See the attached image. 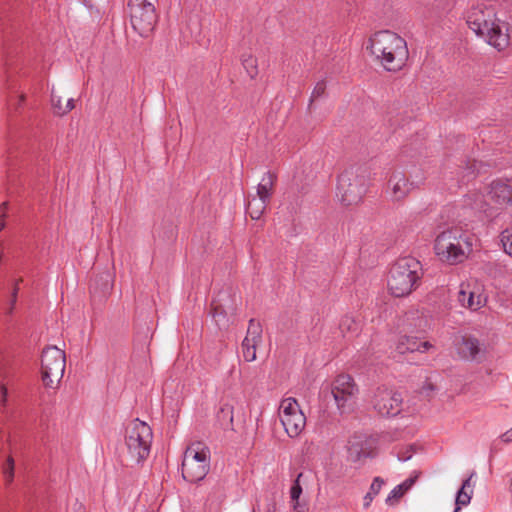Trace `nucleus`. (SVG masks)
Instances as JSON below:
<instances>
[{
    "label": "nucleus",
    "instance_id": "1",
    "mask_svg": "<svg viewBox=\"0 0 512 512\" xmlns=\"http://www.w3.org/2000/svg\"><path fill=\"white\" fill-rule=\"evenodd\" d=\"M366 50L373 57L374 62L388 72L402 70L409 58L405 39L389 30L374 33L368 39Z\"/></svg>",
    "mask_w": 512,
    "mask_h": 512
},
{
    "label": "nucleus",
    "instance_id": "2",
    "mask_svg": "<svg viewBox=\"0 0 512 512\" xmlns=\"http://www.w3.org/2000/svg\"><path fill=\"white\" fill-rule=\"evenodd\" d=\"M466 22L469 28L489 45L498 50L508 47V24L496 18L492 5L485 2L473 4L467 11Z\"/></svg>",
    "mask_w": 512,
    "mask_h": 512
},
{
    "label": "nucleus",
    "instance_id": "3",
    "mask_svg": "<svg viewBox=\"0 0 512 512\" xmlns=\"http://www.w3.org/2000/svg\"><path fill=\"white\" fill-rule=\"evenodd\" d=\"M434 251L443 262L462 263L472 251V238L461 227H450L436 237Z\"/></svg>",
    "mask_w": 512,
    "mask_h": 512
},
{
    "label": "nucleus",
    "instance_id": "4",
    "mask_svg": "<svg viewBox=\"0 0 512 512\" xmlns=\"http://www.w3.org/2000/svg\"><path fill=\"white\" fill-rule=\"evenodd\" d=\"M421 278V263L414 257H402L391 266L387 287L394 297H405L418 287Z\"/></svg>",
    "mask_w": 512,
    "mask_h": 512
},
{
    "label": "nucleus",
    "instance_id": "5",
    "mask_svg": "<svg viewBox=\"0 0 512 512\" xmlns=\"http://www.w3.org/2000/svg\"><path fill=\"white\" fill-rule=\"evenodd\" d=\"M152 439V429L147 423L139 419L130 421L125 431V445L129 461L139 464L146 459L150 453Z\"/></svg>",
    "mask_w": 512,
    "mask_h": 512
},
{
    "label": "nucleus",
    "instance_id": "6",
    "mask_svg": "<svg viewBox=\"0 0 512 512\" xmlns=\"http://www.w3.org/2000/svg\"><path fill=\"white\" fill-rule=\"evenodd\" d=\"M366 193V178L360 168L349 167L338 176L336 197L345 207L362 202Z\"/></svg>",
    "mask_w": 512,
    "mask_h": 512
},
{
    "label": "nucleus",
    "instance_id": "7",
    "mask_svg": "<svg viewBox=\"0 0 512 512\" xmlns=\"http://www.w3.org/2000/svg\"><path fill=\"white\" fill-rule=\"evenodd\" d=\"M210 468V450L202 442H193L185 450L182 460V476L188 482H199Z\"/></svg>",
    "mask_w": 512,
    "mask_h": 512
},
{
    "label": "nucleus",
    "instance_id": "8",
    "mask_svg": "<svg viewBox=\"0 0 512 512\" xmlns=\"http://www.w3.org/2000/svg\"><path fill=\"white\" fill-rule=\"evenodd\" d=\"M66 367V355L56 346L46 347L41 356V379L45 388H59Z\"/></svg>",
    "mask_w": 512,
    "mask_h": 512
},
{
    "label": "nucleus",
    "instance_id": "9",
    "mask_svg": "<svg viewBox=\"0 0 512 512\" xmlns=\"http://www.w3.org/2000/svg\"><path fill=\"white\" fill-rule=\"evenodd\" d=\"M127 7L134 31L141 37L150 36L158 22V13L154 3L148 0H129Z\"/></svg>",
    "mask_w": 512,
    "mask_h": 512
},
{
    "label": "nucleus",
    "instance_id": "10",
    "mask_svg": "<svg viewBox=\"0 0 512 512\" xmlns=\"http://www.w3.org/2000/svg\"><path fill=\"white\" fill-rule=\"evenodd\" d=\"M278 416L290 438L298 437L306 426V417L293 397L284 398L280 402Z\"/></svg>",
    "mask_w": 512,
    "mask_h": 512
},
{
    "label": "nucleus",
    "instance_id": "11",
    "mask_svg": "<svg viewBox=\"0 0 512 512\" xmlns=\"http://www.w3.org/2000/svg\"><path fill=\"white\" fill-rule=\"evenodd\" d=\"M403 399L401 395L390 388L377 387L371 394L370 404L381 416H396L400 413Z\"/></svg>",
    "mask_w": 512,
    "mask_h": 512
},
{
    "label": "nucleus",
    "instance_id": "12",
    "mask_svg": "<svg viewBox=\"0 0 512 512\" xmlns=\"http://www.w3.org/2000/svg\"><path fill=\"white\" fill-rule=\"evenodd\" d=\"M275 183V175L267 172L263 175L257 186L256 194L248 200L246 211L249 216L258 220L264 213L268 203L270 202Z\"/></svg>",
    "mask_w": 512,
    "mask_h": 512
},
{
    "label": "nucleus",
    "instance_id": "13",
    "mask_svg": "<svg viewBox=\"0 0 512 512\" xmlns=\"http://www.w3.org/2000/svg\"><path fill=\"white\" fill-rule=\"evenodd\" d=\"M331 393L337 408L343 413L352 409L358 387L350 375L340 374L332 383Z\"/></svg>",
    "mask_w": 512,
    "mask_h": 512
},
{
    "label": "nucleus",
    "instance_id": "14",
    "mask_svg": "<svg viewBox=\"0 0 512 512\" xmlns=\"http://www.w3.org/2000/svg\"><path fill=\"white\" fill-rule=\"evenodd\" d=\"M413 183L404 172L395 170L389 177L387 186V197L393 203L404 201L413 190Z\"/></svg>",
    "mask_w": 512,
    "mask_h": 512
},
{
    "label": "nucleus",
    "instance_id": "15",
    "mask_svg": "<svg viewBox=\"0 0 512 512\" xmlns=\"http://www.w3.org/2000/svg\"><path fill=\"white\" fill-rule=\"evenodd\" d=\"M376 448V438L366 435H355L349 441V458L352 461H360L363 458L372 457Z\"/></svg>",
    "mask_w": 512,
    "mask_h": 512
},
{
    "label": "nucleus",
    "instance_id": "16",
    "mask_svg": "<svg viewBox=\"0 0 512 512\" xmlns=\"http://www.w3.org/2000/svg\"><path fill=\"white\" fill-rule=\"evenodd\" d=\"M487 199L512 213V185L510 181H493L488 188Z\"/></svg>",
    "mask_w": 512,
    "mask_h": 512
},
{
    "label": "nucleus",
    "instance_id": "17",
    "mask_svg": "<svg viewBox=\"0 0 512 512\" xmlns=\"http://www.w3.org/2000/svg\"><path fill=\"white\" fill-rule=\"evenodd\" d=\"M262 342L261 325L254 319L249 321L246 336L242 342V355L245 361L253 362L256 360V349Z\"/></svg>",
    "mask_w": 512,
    "mask_h": 512
},
{
    "label": "nucleus",
    "instance_id": "18",
    "mask_svg": "<svg viewBox=\"0 0 512 512\" xmlns=\"http://www.w3.org/2000/svg\"><path fill=\"white\" fill-rule=\"evenodd\" d=\"M460 304L472 311H477L486 303V296L478 285L470 286L462 284L458 293Z\"/></svg>",
    "mask_w": 512,
    "mask_h": 512
},
{
    "label": "nucleus",
    "instance_id": "19",
    "mask_svg": "<svg viewBox=\"0 0 512 512\" xmlns=\"http://www.w3.org/2000/svg\"><path fill=\"white\" fill-rule=\"evenodd\" d=\"M458 355L467 360H474L482 348L478 339L471 336H461L455 343Z\"/></svg>",
    "mask_w": 512,
    "mask_h": 512
},
{
    "label": "nucleus",
    "instance_id": "20",
    "mask_svg": "<svg viewBox=\"0 0 512 512\" xmlns=\"http://www.w3.org/2000/svg\"><path fill=\"white\" fill-rule=\"evenodd\" d=\"M433 346L428 341H420L416 337L402 336L399 338L396 345V349L399 353L403 354L406 352H426Z\"/></svg>",
    "mask_w": 512,
    "mask_h": 512
},
{
    "label": "nucleus",
    "instance_id": "21",
    "mask_svg": "<svg viewBox=\"0 0 512 512\" xmlns=\"http://www.w3.org/2000/svg\"><path fill=\"white\" fill-rule=\"evenodd\" d=\"M465 205L471 209L485 213L487 216H492L488 200L485 196L478 191L470 192L465 197Z\"/></svg>",
    "mask_w": 512,
    "mask_h": 512
},
{
    "label": "nucleus",
    "instance_id": "22",
    "mask_svg": "<svg viewBox=\"0 0 512 512\" xmlns=\"http://www.w3.org/2000/svg\"><path fill=\"white\" fill-rule=\"evenodd\" d=\"M471 479H472V476H470L469 478L464 480L461 488L459 489V491L456 494L454 510H457V512H460L461 508L463 506H467L471 501V498L473 495Z\"/></svg>",
    "mask_w": 512,
    "mask_h": 512
},
{
    "label": "nucleus",
    "instance_id": "23",
    "mask_svg": "<svg viewBox=\"0 0 512 512\" xmlns=\"http://www.w3.org/2000/svg\"><path fill=\"white\" fill-rule=\"evenodd\" d=\"M51 105L54 114L58 116L69 113L75 107L73 98H69L66 103L63 104L61 96L57 95L54 89L51 91Z\"/></svg>",
    "mask_w": 512,
    "mask_h": 512
},
{
    "label": "nucleus",
    "instance_id": "24",
    "mask_svg": "<svg viewBox=\"0 0 512 512\" xmlns=\"http://www.w3.org/2000/svg\"><path fill=\"white\" fill-rule=\"evenodd\" d=\"M218 421L225 429H232L233 425V406L224 404L217 414Z\"/></svg>",
    "mask_w": 512,
    "mask_h": 512
},
{
    "label": "nucleus",
    "instance_id": "25",
    "mask_svg": "<svg viewBox=\"0 0 512 512\" xmlns=\"http://www.w3.org/2000/svg\"><path fill=\"white\" fill-rule=\"evenodd\" d=\"M241 61L244 69L251 78H254L258 74L257 59L250 53H244L241 56Z\"/></svg>",
    "mask_w": 512,
    "mask_h": 512
},
{
    "label": "nucleus",
    "instance_id": "26",
    "mask_svg": "<svg viewBox=\"0 0 512 512\" xmlns=\"http://www.w3.org/2000/svg\"><path fill=\"white\" fill-rule=\"evenodd\" d=\"M339 329L343 335L356 333L358 331V323L352 316L345 315L339 323Z\"/></svg>",
    "mask_w": 512,
    "mask_h": 512
},
{
    "label": "nucleus",
    "instance_id": "27",
    "mask_svg": "<svg viewBox=\"0 0 512 512\" xmlns=\"http://www.w3.org/2000/svg\"><path fill=\"white\" fill-rule=\"evenodd\" d=\"M383 485V481L380 478H375L370 486V491L363 498V506L365 508L369 507L374 496L379 493L381 487Z\"/></svg>",
    "mask_w": 512,
    "mask_h": 512
},
{
    "label": "nucleus",
    "instance_id": "28",
    "mask_svg": "<svg viewBox=\"0 0 512 512\" xmlns=\"http://www.w3.org/2000/svg\"><path fill=\"white\" fill-rule=\"evenodd\" d=\"M15 461L12 456H8L2 465V473L6 484H11L14 479Z\"/></svg>",
    "mask_w": 512,
    "mask_h": 512
},
{
    "label": "nucleus",
    "instance_id": "29",
    "mask_svg": "<svg viewBox=\"0 0 512 512\" xmlns=\"http://www.w3.org/2000/svg\"><path fill=\"white\" fill-rule=\"evenodd\" d=\"M213 318L220 328L226 327L228 325L226 314L224 310L218 305L213 307Z\"/></svg>",
    "mask_w": 512,
    "mask_h": 512
},
{
    "label": "nucleus",
    "instance_id": "30",
    "mask_svg": "<svg viewBox=\"0 0 512 512\" xmlns=\"http://www.w3.org/2000/svg\"><path fill=\"white\" fill-rule=\"evenodd\" d=\"M302 477V473L298 474L296 480L294 481L291 489H290V498L291 502L299 501L300 495L302 493V487L300 485V478Z\"/></svg>",
    "mask_w": 512,
    "mask_h": 512
},
{
    "label": "nucleus",
    "instance_id": "31",
    "mask_svg": "<svg viewBox=\"0 0 512 512\" xmlns=\"http://www.w3.org/2000/svg\"><path fill=\"white\" fill-rule=\"evenodd\" d=\"M325 91H326V82L324 80L318 81L312 90L310 101L312 102V101L317 100L318 98H320L321 96L324 95Z\"/></svg>",
    "mask_w": 512,
    "mask_h": 512
},
{
    "label": "nucleus",
    "instance_id": "32",
    "mask_svg": "<svg viewBox=\"0 0 512 512\" xmlns=\"http://www.w3.org/2000/svg\"><path fill=\"white\" fill-rule=\"evenodd\" d=\"M406 492L403 489V486L397 485L388 495L386 499V503L393 505L400 499Z\"/></svg>",
    "mask_w": 512,
    "mask_h": 512
},
{
    "label": "nucleus",
    "instance_id": "33",
    "mask_svg": "<svg viewBox=\"0 0 512 512\" xmlns=\"http://www.w3.org/2000/svg\"><path fill=\"white\" fill-rule=\"evenodd\" d=\"M501 242L504 248V251L512 257V233L509 231H504L501 234Z\"/></svg>",
    "mask_w": 512,
    "mask_h": 512
},
{
    "label": "nucleus",
    "instance_id": "34",
    "mask_svg": "<svg viewBox=\"0 0 512 512\" xmlns=\"http://www.w3.org/2000/svg\"><path fill=\"white\" fill-rule=\"evenodd\" d=\"M6 215H7V203L4 202L0 205V231L5 228Z\"/></svg>",
    "mask_w": 512,
    "mask_h": 512
},
{
    "label": "nucleus",
    "instance_id": "35",
    "mask_svg": "<svg viewBox=\"0 0 512 512\" xmlns=\"http://www.w3.org/2000/svg\"><path fill=\"white\" fill-rule=\"evenodd\" d=\"M420 2L423 5L433 6L436 9H443L444 8V1L443 0H420Z\"/></svg>",
    "mask_w": 512,
    "mask_h": 512
},
{
    "label": "nucleus",
    "instance_id": "36",
    "mask_svg": "<svg viewBox=\"0 0 512 512\" xmlns=\"http://www.w3.org/2000/svg\"><path fill=\"white\" fill-rule=\"evenodd\" d=\"M294 512H307L306 504L301 503L300 501L292 502Z\"/></svg>",
    "mask_w": 512,
    "mask_h": 512
},
{
    "label": "nucleus",
    "instance_id": "37",
    "mask_svg": "<svg viewBox=\"0 0 512 512\" xmlns=\"http://www.w3.org/2000/svg\"><path fill=\"white\" fill-rule=\"evenodd\" d=\"M500 439L504 443L512 442V428L501 434Z\"/></svg>",
    "mask_w": 512,
    "mask_h": 512
},
{
    "label": "nucleus",
    "instance_id": "38",
    "mask_svg": "<svg viewBox=\"0 0 512 512\" xmlns=\"http://www.w3.org/2000/svg\"><path fill=\"white\" fill-rule=\"evenodd\" d=\"M415 483V478L406 479L400 486H403L405 492H407Z\"/></svg>",
    "mask_w": 512,
    "mask_h": 512
},
{
    "label": "nucleus",
    "instance_id": "39",
    "mask_svg": "<svg viewBox=\"0 0 512 512\" xmlns=\"http://www.w3.org/2000/svg\"><path fill=\"white\" fill-rule=\"evenodd\" d=\"M411 456H412L411 453H407V454H404V455H398V458L401 461H406V460H409L411 458Z\"/></svg>",
    "mask_w": 512,
    "mask_h": 512
},
{
    "label": "nucleus",
    "instance_id": "40",
    "mask_svg": "<svg viewBox=\"0 0 512 512\" xmlns=\"http://www.w3.org/2000/svg\"><path fill=\"white\" fill-rule=\"evenodd\" d=\"M2 392H3V402H5L6 389H5V388H2Z\"/></svg>",
    "mask_w": 512,
    "mask_h": 512
},
{
    "label": "nucleus",
    "instance_id": "41",
    "mask_svg": "<svg viewBox=\"0 0 512 512\" xmlns=\"http://www.w3.org/2000/svg\"><path fill=\"white\" fill-rule=\"evenodd\" d=\"M17 289L14 290V298L16 297Z\"/></svg>",
    "mask_w": 512,
    "mask_h": 512
},
{
    "label": "nucleus",
    "instance_id": "42",
    "mask_svg": "<svg viewBox=\"0 0 512 512\" xmlns=\"http://www.w3.org/2000/svg\"><path fill=\"white\" fill-rule=\"evenodd\" d=\"M454 512H457V510H454Z\"/></svg>",
    "mask_w": 512,
    "mask_h": 512
}]
</instances>
